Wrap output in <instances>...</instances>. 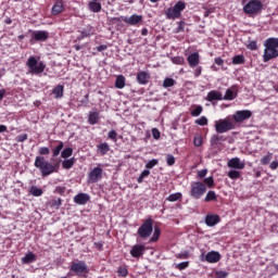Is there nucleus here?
Here are the masks:
<instances>
[{
	"instance_id": "1",
	"label": "nucleus",
	"mask_w": 278,
	"mask_h": 278,
	"mask_svg": "<svg viewBox=\"0 0 278 278\" xmlns=\"http://www.w3.org/2000/svg\"><path fill=\"white\" fill-rule=\"evenodd\" d=\"M58 166H60V164L53 165L47 162L45 156H36L35 159V167L39 168L42 177H49V175L58 173Z\"/></svg>"
},
{
	"instance_id": "2",
	"label": "nucleus",
	"mask_w": 278,
	"mask_h": 278,
	"mask_svg": "<svg viewBox=\"0 0 278 278\" xmlns=\"http://www.w3.org/2000/svg\"><path fill=\"white\" fill-rule=\"evenodd\" d=\"M264 47V62H270V60H275V58H278V38L266 39Z\"/></svg>"
},
{
	"instance_id": "3",
	"label": "nucleus",
	"mask_w": 278,
	"mask_h": 278,
	"mask_svg": "<svg viewBox=\"0 0 278 278\" xmlns=\"http://www.w3.org/2000/svg\"><path fill=\"white\" fill-rule=\"evenodd\" d=\"M26 66H28V73L30 75H40V73H45L46 65L43 62H39L35 56H30L26 62Z\"/></svg>"
},
{
	"instance_id": "4",
	"label": "nucleus",
	"mask_w": 278,
	"mask_h": 278,
	"mask_svg": "<svg viewBox=\"0 0 278 278\" xmlns=\"http://www.w3.org/2000/svg\"><path fill=\"white\" fill-rule=\"evenodd\" d=\"M184 10H186V3L182 1H178L174 5V8H169L165 11V15L167 16V18H180L181 12H184Z\"/></svg>"
},
{
	"instance_id": "5",
	"label": "nucleus",
	"mask_w": 278,
	"mask_h": 278,
	"mask_svg": "<svg viewBox=\"0 0 278 278\" xmlns=\"http://www.w3.org/2000/svg\"><path fill=\"white\" fill-rule=\"evenodd\" d=\"M153 233V219L148 218L138 229V236L140 238H149Z\"/></svg>"
},
{
	"instance_id": "6",
	"label": "nucleus",
	"mask_w": 278,
	"mask_h": 278,
	"mask_svg": "<svg viewBox=\"0 0 278 278\" xmlns=\"http://www.w3.org/2000/svg\"><path fill=\"white\" fill-rule=\"evenodd\" d=\"M262 1L251 0L243 7L244 14H257L262 10Z\"/></svg>"
},
{
	"instance_id": "7",
	"label": "nucleus",
	"mask_w": 278,
	"mask_h": 278,
	"mask_svg": "<svg viewBox=\"0 0 278 278\" xmlns=\"http://www.w3.org/2000/svg\"><path fill=\"white\" fill-rule=\"evenodd\" d=\"M70 270L75 273V275H84L89 273L88 265H86V262L84 261L72 262Z\"/></svg>"
},
{
	"instance_id": "8",
	"label": "nucleus",
	"mask_w": 278,
	"mask_h": 278,
	"mask_svg": "<svg viewBox=\"0 0 278 278\" xmlns=\"http://www.w3.org/2000/svg\"><path fill=\"white\" fill-rule=\"evenodd\" d=\"M233 127V123L227 119H219L215 122V131H217V134H227V131H231Z\"/></svg>"
},
{
	"instance_id": "9",
	"label": "nucleus",
	"mask_w": 278,
	"mask_h": 278,
	"mask_svg": "<svg viewBox=\"0 0 278 278\" xmlns=\"http://www.w3.org/2000/svg\"><path fill=\"white\" fill-rule=\"evenodd\" d=\"M207 188L203 185V182H193L191 185L190 194L193 199H199L202 194H205Z\"/></svg>"
},
{
	"instance_id": "10",
	"label": "nucleus",
	"mask_w": 278,
	"mask_h": 278,
	"mask_svg": "<svg viewBox=\"0 0 278 278\" xmlns=\"http://www.w3.org/2000/svg\"><path fill=\"white\" fill-rule=\"evenodd\" d=\"M253 116V113L249 110H243V111H237L233 115L232 118L235 123H244V121H249Z\"/></svg>"
},
{
	"instance_id": "11",
	"label": "nucleus",
	"mask_w": 278,
	"mask_h": 278,
	"mask_svg": "<svg viewBox=\"0 0 278 278\" xmlns=\"http://www.w3.org/2000/svg\"><path fill=\"white\" fill-rule=\"evenodd\" d=\"M103 177V168L101 167H94L90 173H89V184H97L99 179H102Z\"/></svg>"
},
{
	"instance_id": "12",
	"label": "nucleus",
	"mask_w": 278,
	"mask_h": 278,
	"mask_svg": "<svg viewBox=\"0 0 278 278\" xmlns=\"http://www.w3.org/2000/svg\"><path fill=\"white\" fill-rule=\"evenodd\" d=\"M117 21H123L124 23H127V25H138V23H142V16L137 14H134L130 17L121 16Z\"/></svg>"
},
{
	"instance_id": "13",
	"label": "nucleus",
	"mask_w": 278,
	"mask_h": 278,
	"mask_svg": "<svg viewBox=\"0 0 278 278\" xmlns=\"http://www.w3.org/2000/svg\"><path fill=\"white\" fill-rule=\"evenodd\" d=\"M228 168H235V170H243L245 164L240 161V157L230 159L227 163Z\"/></svg>"
},
{
	"instance_id": "14",
	"label": "nucleus",
	"mask_w": 278,
	"mask_h": 278,
	"mask_svg": "<svg viewBox=\"0 0 278 278\" xmlns=\"http://www.w3.org/2000/svg\"><path fill=\"white\" fill-rule=\"evenodd\" d=\"M205 262H208V264H216L217 262H220V253L216 251H211L204 256Z\"/></svg>"
},
{
	"instance_id": "15",
	"label": "nucleus",
	"mask_w": 278,
	"mask_h": 278,
	"mask_svg": "<svg viewBox=\"0 0 278 278\" xmlns=\"http://www.w3.org/2000/svg\"><path fill=\"white\" fill-rule=\"evenodd\" d=\"M150 79H151V74H149V72H139L137 74V81L138 84H140V86H147Z\"/></svg>"
},
{
	"instance_id": "16",
	"label": "nucleus",
	"mask_w": 278,
	"mask_h": 278,
	"mask_svg": "<svg viewBox=\"0 0 278 278\" xmlns=\"http://www.w3.org/2000/svg\"><path fill=\"white\" fill-rule=\"evenodd\" d=\"M199 52H193L187 58V62L191 68H197L199 66Z\"/></svg>"
},
{
	"instance_id": "17",
	"label": "nucleus",
	"mask_w": 278,
	"mask_h": 278,
	"mask_svg": "<svg viewBox=\"0 0 278 278\" xmlns=\"http://www.w3.org/2000/svg\"><path fill=\"white\" fill-rule=\"evenodd\" d=\"M220 223V216L218 215H206L205 217V225L207 227H215V225H218Z\"/></svg>"
},
{
	"instance_id": "18",
	"label": "nucleus",
	"mask_w": 278,
	"mask_h": 278,
	"mask_svg": "<svg viewBox=\"0 0 278 278\" xmlns=\"http://www.w3.org/2000/svg\"><path fill=\"white\" fill-rule=\"evenodd\" d=\"M146 248L142 244L134 245L130 250V255L134 257H141V255H144Z\"/></svg>"
},
{
	"instance_id": "19",
	"label": "nucleus",
	"mask_w": 278,
	"mask_h": 278,
	"mask_svg": "<svg viewBox=\"0 0 278 278\" xmlns=\"http://www.w3.org/2000/svg\"><path fill=\"white\" fill-rule=\"evenodd\" d=\"M89 201H90V195H88L87 193H78L74 198V202H76L77 205H86V203H88Z\"/></svg>"
},
{
	"instance_id": "20",
	"label": "nucleus",
	"mask_w": 278,
	"mask_h": 278,
	"mask_svg": "<svg viewBox=\"0 0 278 278\" xmlns=\"http://www.w3.org/2000/svg\"><path fill=\"white\" fill-rule=\"evenodd\" d=\"M34 38H35V40H37L39 42H45V40H47L49 38V33H47L45 30L35 31Z\"/></svg>"
},
{
	"instance_id": "21",
	"label": "nucleus",
	"mask_w": 278,
	"mask_h": 278,
	"mask_svg": "<svg viewBox=\"0 0 278 278\" xmlns=\"http://www.w3.org/2000/svg\"><path fill=\"white\" fill-rule=\"evenodd\" d=\"M207 99L208 101H223V93H220L219 91H211L207 94Z\"/></svg>"
},
{
	"instance_id": "22",
	"label": "nucleus",
	"mask_w": 278,
	"mask_h": 278,
	"mask_svg": "<svg viewBox=\"0 0 278 278\" xmlns=\"http://www.w3.org/2000/svg\"><path fill=\"white\" fill-rule=\"evenodd\" d=\"M36 262V254L34 252H28L24 257H22V264H31Z\"/></svg>"
},
{
	"instance_id": "23",
	"label": "nucleus",
	"mask_w": 278,
	"mask_h": 278,
	"mask_svg": "<svg viewBox=\"0 0 278 278\" xmlns=\"http://www.w3.org/2000/svg\"><path fill=\"white\" fill-rule=\"evenodd\" d=\"M64 12V3L62 1H56L55 4L52 7V14L58 15Z\"/></svg>"
},
{
	"instance_id": "24",
	"label": "nucleus",
	"mask_w": 278,
	"mask_h": 278,
	"mask_svg": "<svg viewBox=\"0 0 278 278\" xmlns=\"http://www.w3.org/2000/svg\"><path fill=\"white\" fill-rule=\"evenodd\" d=\"M115 88L123 90L125 88V76L118 75L115 79Z\"/></svg>"
},
{
	"instance_id": "25",
	"label": "nucleus",
	"mask_w": 278,
	"mask_h": 278,
	"mask_svg": "<svg viewBox=\"0 0 278 278\" xmlns=\"http://www.w3.org/2000/svg\"><path fill=\"white\" fill-rule=\"evenodd\" d=\"M88 8L91 12H94V13L101 12V2L91 1L88 3Z\"/></svg>"
},
{
	"instance_id": "26",
	"label": "nucleus",
	"mask_w": 278,
	"mask_h": 278,
	"mask_svg": "<svg viewBox=\"0 0 278 278\" xmlns=\"http://www.w3.org/2000/svg\"><path fill=\"white\" fill-rule=\"evenodd\" d=\"M53 94H55V99H62V97H64V86L58 85L53 89Z\"/></svg>"
},
{
	"instance_id": "27",
	"label": "nucleus",
	"mask_w": 278,
	"mask_h": 278,
	"mask_svg": "<svg viewBox=\"0 0 278 278\" xmlns=\"http://www.w3.org/2000/svg\"><path fill=\"white\" fill-rule=\"evenodd\" d=\"M181 192H176L169 194L166 200L169 201L170 203H175V201H181Z\"/></svg>"
},
{
	"instance_id": "28",
	"label": "nucleus",
	"mask_w": 278,
	"mask_h": 278,
	"mask_svg": "<svg viewBox=\"0 0 278 278\" xmlns=\"http://www.w3.org/2000/svg\"><path fill=\"white\" fill-rule=\"evenodd\" d=\"M88 121L90 125H97V123L99 122V113L97 112L89 113Z\"/></svg>"
},
{
	"instance_id": "29",
	"label": "nucleus",
	"mask_w": 278,
	"mask_h": 278,
	"mask_svg": "<svg viewBox=\"0 0 278 278\" xmlns=\"http://www.w3.org/2000/svg\"><path fill=\"white\" fill-rule=\"evenodd\" d=\"M98 149L102 155H105L110 152V144L108 143H101L98 146Z\"/></svg>"
},
{
	"instance_id": "30",
	"label": "nucleus",
	"mask_w": 278,
	"mask_h": 278,
	"mask_svg": "<svg viewBox=\"0 0 278 278\" xmlns=\"http://www.w3.org/2000/svg\"><path fill=\"white\" fill-rule=\"evenodd\" d=\"M160 233H162V230L160 229V227L155 226L154 233H153L152 238L150 239V241L157 242V240H160Z\"/></svg>"
},
{
	"instance_id": "31",
	"label": "nucleus",
	"mask_w": 278,
	"mask_h": 278,
	"mask_svg": "<svg viewBox=\"0 0 278 278\" xmlns=\"http://www.w3.org/2000/svg\"><path fill=\"white\" fill-rule=\"evenodd\" d=\"M227 176L230 179H240L241 173L238 169H231L228 172Z\"/></svg>"
},
{
	"instance_id": "32",
	"label": "nucleus",
	"mask_w": 278,
	"mask_h": 278,
	"mask_svg": "<svg viewBox=\"0 0 278 278\" xmlns=\"http://www.w3.org/2000/svg\"><path fill=\"white\" fill-rule=\"evenodd\" d=\"M223 99L224 101H233V99H236V96H233V90L227 89Z\"/></svg>"
},
{
	"instance_id": "33",
	"label": "nucleus",
	"mask_w": 278,
	"mask_h": 278,
	"mask_svg": "<svg viewBox=\"0 0 278 278\" xmlns=\"http://www.w3.org/2000/svg\"><path fill=\"white\" fill-rule=\"evenodd\" d=\"M176 81L173 78H165L163 81V88H173L175 86Z\"/></svg>"
},
{
	"instance_id": "34",
	"label": "nucleus",
	"mask_w": 278,
	"mask_h": 278,
	"mask_svg": "<svg viewBox=\"0 0 278 278\" xmlns=\"http://www.w3.org/2000/svg\"><path fill=\"white\" fill-rule=\"evenodd\" d=\"M75 164V159L65 160L62 163L63 168L68 169L73 168V165Z\"/></svg>"
},
{
	"instance_id": "35",
	"label": "nucleus",
	"mask_w": 278,
	"mask_h": 278,
	"mask_svg": "<svg viewBox=\"0 0 278 278\" xmlns=\"http://www.w3.org/2000/svg\"><path fill=\"white\" fill-rule=\"evenodd\" d=\"M232 64H244V55L239 54L232 58Z\"/></svg>"
},
{
	"instance_id": "36",
	"label": "nucleus",
	"mask_w": 278,
	"mask_h": 278,
	"mask_svg": "<svg viewBox=\"0 0 278 278\" xmlns=\"http://www.w3.org/2000/svg\"><path fill=\"white\" fill-rule=\"evenodd\" d=\"M30 194H33V197H42V189L38 187H31Z\"/></svg>"
},
{
	"instance_id": "37",
	"label": "nucleus",
	"mask_w": 278,
	"mask_h": 278,
	"mask_svg": "<svg viewBox=\"0 0 278 278\" xmlns=\"http://www.w3.org/2000/svg\"><path fill=\"white\" fill-rule=\"evenodd\" d=\"M270 160H273V153H268L267 155L263 156L261 160V164L266 166V164H270Z\"/></svg>"
},
{
	"instance_id": "38",
	"label": "nucleus",
	"mask_w": 278,
	"mask_h": 278,
	"mask_svg": "<svg viewBox=\"0 0 278 278\" xmlns=\"http://www.w3.org/2000/svg\"><path fill=\"white\" fill-rule=\"evenodd\" d=\"M62 149H64V142H60L59 146L53 150V157H58L60 155Z\"/></svg>"
},
{
	"instance_id": "39",
	"label": "nucleus",
	"mask_w": 278,
	"mask_h": 278,
	"mask_svg": "<svg viewBox=\"0 0 278 278\" xmlns=\"http://www.w3.org/2000/svg\"><path fill=\"white\" fill-rule=\"evenodd\" d=\"M205 201H206V202L216 201V192H214V191H208V192L206 193Z\"/></svg>"
},
{
	"instance_id": "40",
	"label": "nucleus",
	"mask_w": 278,
	"mask_h": 278,
	"mask_svg": "<svg viewBox=\"0 0 278 278\" xmlns=\"http://www.w3.org/2000/svg\"><path fill=\"white\" fill-rule=\"evenodd\" d=\"M220 140H223V137H220L218 135H213L212 138H211L212 147L218 144V142H220Z\"/></svg>"
},
{
	"instance_id": "41",
	"label": "nucleus",
	"mask_w": 278,
	"mask_h": 278,
	"mask_svg": "<svg viewBox=\"0 0 278 278\" xmlns=\"http://www.w3.org/2000/svg\"><path fill=\"white\" fill-rule=\"evenodd\" d=\"M71 155H73V150L71 148H67V149H64L62 152H61V157H71Z\"/></svg>"
},
{
	"instance_id": "42",
	"label": "nucleus",
	"mask_w": 278,
	"mask_h": 278,
	"mask_svg": "<svg viewBox=\"0 0 278 278\" xmlns=\"http://www.w3.org/2000/svg\"><path fill=\"white\" fill-rule=\"evenodd\" d=\"M201 112H203V106L198 105L194 110L191 111V115L193 116H200Z\"/></svg>"
},
{
	"instance_id": "43",
	"label": "nucleus",
	"mask_w": 278,
	"mask_h": 278,
	"mask_svg": "<svg viewBox=\"0 0 278 278\" xmlns=\"http://www.w3.org/2000/svg\"><path fill=\"white\" fill-rule=\"evenodd\" d=\"M166 164L168 166L175 165V156L173 154H167L166 155Z\"/></svg>"
},
{
	"instance_id": "44",
	"label": "nucleus",
	"mask_w": 278,
	"mask_h": 278,
	"mask_svg": "<svg viewBox=\"0 0 278 278\" xmlns=\"http://www.w3.org/2000/svg\"><path fill=\"white\" fill-rule=\"evenodd\" d=\"M193 144L194 147H201L203 144V137L202 136L194 137Z\"/></svg>"
},
{
	"instance_id": "45",
	"label": "nucleus",
	"mask_w": 278,
	"mask_h": 278,
	"mask_svg": "<svg viewBox=\"0 0 278 278\" xmlns=\"http://www.w3.org/2000/svg\"><path fill=\"white\" fill-rule=\"evenodd\" d=\"M159 162L155 159L150 160L147 164H146V168H153V166H157Z\"/></svg>"
},
{
	"instance_id": "46",
	"label": "nucleus",
	"mask_w": 278,
	"mask_h": 278,
	"mask_svg": "<svg viewBox=\"0 0 278 278\" xmlns=\"http://www.w3.org/2000/svg\"><path fill=\"white\" fill-rule=\"evenodd\" d=\"M248 49H250V51H257V41H250L248 45Z\"/></svg>"
},
{
	"instance_id": "47",
	"label": "nucleus",
	"mask_w": 278,
	"mask_h": 278,
	"mask_svg": "<svg viewBox=\"0 0 278 278\" xmlns=\"http://www.w3.org/2000/svg\"><path fill=\"white\" fill-rule=\"evenodd\" d=\"M195 124L201 126L207 125V117L202 116L201 118L195 121Z\"/></svg>"
},
{
	"instance_id": "48",
	"label": "nucleus",
	"mask_w": 278,
	"mask_h": 278,
	"mask_svg": "<svg viewBox=\"0 0 278 278\" xmlns=\"http://www.w3.org/2000/svg\"><path fill=\"white\" fill-rule=\"evenodd\" d=\"M204 184L208 186V188H212L214 186V178L213 177L204 178Z\"/></svg>"
},
{
	"instance_id": "49",
	"label": "nucleus",
	"mask_w": 278,
	"mask_h": 278,
	"mask_svg": "<svg viewBox=\"0 0 278 278\" xmlns=\"http://www.w3.org/2000/svg\"><path fill=\"white\" fill-rule=\"evenodd\" d=\"M60 205H62V199H56V200H53L52 203H51V207H56L60 208Z\"/></svg>"
},
{
	"instance_id": "50",
	"label": "nucleus",
	"mask_w": 278,
	"mask_h": 278,
	"mask_svg": "<svg viewBox=\"0 0 278 278\" xmlns=\"http://www.w3.org/2000/svg\"><path fill=\"white\" fill-rule=\"evenodd\" d=\"M127 268L126 267H119L118 268V275H121V277H127Z\"/></svg>"
},
{
	"instance_id": "51",
	"label": "nucleus",
	"mask_w": 278,
	"mask_h": 278,
	"mask_svg": "<svg viewBox=\"0 0 278 278\" xmlns=\"http://www.w3.org/2000/svg\"><path fill=\"white\" fill-rule=\"evenodd\" d=\"M39 153L40 155H49V153H51V151L49 150V148L43 147L39 149Z\"/></svg>"
},
{
	"instance_id": "52",
	"label": "nucleus",
	"mask_w": 278,
	"mask_h": 278,
	"mask_svg": "<svg viewBox=\"0 0 278 278\" xmlns=\"http://www.w3.org/2000/svg\"><path fill=\"white\" fill-rule=\"evenodd\" d=\"M152 136L154 140H160V130L157 128H153Z\"/></svg>"
},
{
	"instance_id": "53",
	"label": "nucleus",
	"mask_w": 278,
	"mask_h": 278,
	"mask_svg": "<svg viewBox=\"0 0 278 278\" xmlns=\"http://www.w3.org/2000/svg\"><path fill=\"white\" fill-rule=\"evenodd\" d=\"M207 175V169H202L198 172V179H203Z\"/></svg>"
},
{
	"instance_id": "54",
	"label": "nucleus",
	"mask_w": 278,
	"mask_h": 278,
	"mask_svg": "<svg viewBox=\"0 0 278 278\" xmlns=\"http://www.w3.org/2000/svg\"><path fill=\"white\" fill-rule=\"evenodd\" d=\"M188 262H182V263H179L178 265H177V268L179 269V270H185V268H188Z\"/></svg>"
},
{
	"instance_id": "55",
	"label": "nucleus",
	"mask_w": 278,
	"mask_h": 278,
	"mask_svg": "<svg viewBox=\"0 0 278 278\" xmlns=\"http://www.w3.org/2000/svg\"><path fill=\"white\" fill-rule=\"evenodd\" d=\"M117 136H118V134L116 132V130H111L109 132V138H111V140H116Z\"/></svg>"
},
{
	"instance_id": "56",
	"label": "nucleus",
	"mask_w": 278,
	"mask_h": 278,
	"mask_svg": "<svg viewBox=\"0 0 278 278\" xmlns=\"http://www.w3.org/2000/svg\"><path fill=\"white\" fill-rule=\"evenodd\" d=\"M55 192H58V194H64L66 192V187H56Z\"/></svg>"
},
{
	"instance_id": "57",
	"label": "nucleus",
	"mask_w": 278,
	"mask_h": 278,
	"mask_svg": "<svg viewBox=\"0 0 278 278\" xmlns=\"http://www.w3.org/2000/svg\"><path fill=\"white\" fill-rule=\"evenodd\" d=\"M27 140V134L17 136V142H25Z\"/></svg>"
},
{
	"instance_id": "58",
	"label": "nucleus",
	"mask_w": 278,
	"mask_h": 278,
	"mask_svg": "<svg viewBox=\"0 0 278 278\" xmlns=\"http://www.w3.org/2000/svg\"><path fill=\"white\" fill-rule=\"evenodd\" d=\"M177 257L179 260H188L189 254H188V252H182V253L178 254Z\"/></svg>"
},
{
	"instance_id": "59",
	"label": "nucleus",
	"mask_w": 278,
	"mask_h": 278,
	"mask_svg": "<svg viewBox=\"0 0 278 278\" xmlns=\"http://www.w3.org/2000/svg\"><path fill=\"white\" fill-rule=\"evenodd\" d=\"M227 271H216L217 278H227Z\"/></svg>"
},
{
	"instance_id": "60",
	"label": "nucleus",
	"mask_w": 278,
	"mask_h": 278,
	"mask_svg": "<svg viewBox=\"0 0 278 278\" xmlns=\"http://www.w3.org/2000/svg\"><path fill=\"white\" fill-rule=\"evenodd\" d=\"M269 167L271 168V170H277L278 168V162L277 161H273L269 165Z\"/></svg>"
},
{
	"instance_id": "61",
	"label": "nucleus",
	"mask_w": 278,
	"mask_h": 278,
	"mask_svg": "<svg viewBox=\"0 0 278 278\" xmlns=\"http://www.w3.org/2000/svg\"><path fill=\"white\" fill-rule=\"evenodd\" d=\"M215 64H217V66H223V64H225V61L220 58H216L215 59Z\"/></svg>"
},
{
	"instance_id": "62",
	"label": "nucleus",
	"mask_w": 278,
	"mask_h": 278,
	"mask_svg": "<svg viewBox=\"0 0 278 278\" xmlns=\"http://www.w3.org/2000/svg\"><path fill=\"white\" fill-rule=\"evenodd\" d=\"M149 175H151V172L149 170V169H144L141 174H140V176L141 177H149Z\"/></svg>"
},
{
	"instance_id": "63",
	"label": "nucleus",
	"mask_w": 278,
	"mask_h": 278,
	"mask_svg": "<svg viewBox=\"0 0 278 278\" xmlns=\"http://www.w3.org/2000/svg\"><path fill=\"white\" fill-rule=\"evenodd\" d=\"M174 63L175 64H182L184 63V59L178 56V58L174 59Z\"/></svg>"
},
{
	"instance_id": "64",
	"label": "nucleus",
	"mask_w": 278,
	"mask_h": 278,
	"mask_svg": "<svg viewBox=\"0 0 278 278\" xmlns=\"http://www.w3.org/2000/svg\"><path fill=\"white\" fill-rule=\"evenodd\" d=\"M201 73H202V68H201V67H198V68H195V71H194V76H195V77H199V76L201 75Z\"/></svg>"
}]
</instances>
